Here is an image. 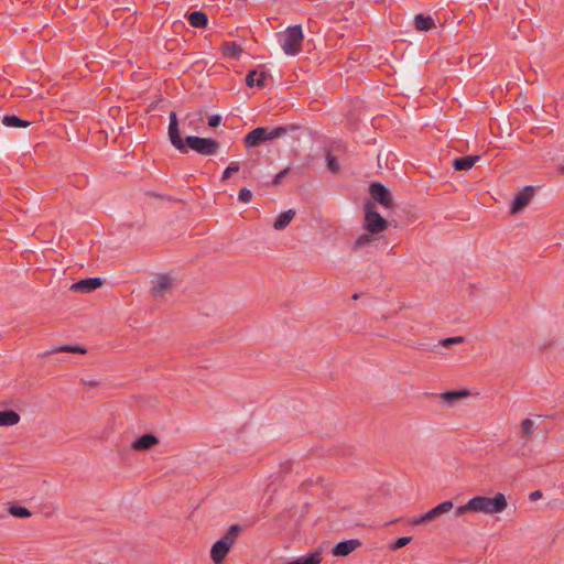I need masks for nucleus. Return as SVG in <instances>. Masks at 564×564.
<instances>
[{
    "label": "nucleus",
    "instance_id": "423d86ee",
    "mask_svg": "<svg viewBox=\"0 0 564 564\" xmlns=\"http://www.w3.org/2000/svg\"><path fill=\"white\" fill-rule=\"evenodd\" d=\"M370 197L384 209L393 208V197L390 189L380 182H372L369 185Z\"/></svg>",
    "mask_w": 564,
    "mask_h": 564
},
{
    "label": "nucleus",
    "instance_id": "5701e85b",
    "mask_svg": "<svg viewBox=\"0 0 564 564\" xmlns=\"http://www.w3.org/2000/svg\"><path fill=\"white\" fill-rule=\"evenodd\" d=\"M484 496H475L467 501V508L471 509V512L484 513Z\"/></svg>",
    "mask_w": 564,
    "mask_h": 564
},
{
    "label": "nucleus",
    "instance_id": "6e6552de",
    "mask_svg": "<svg viewBox=\"0 0 564 564\" xmlns=\"http://www.w3.org/2000/svg\"><path fill=\"white\" fill-rule=\"evenodd\" d=\"M484 513L496 514L506 510L508 502L503 494L498 492L494 497L484 496Z\"/></svg>",
    "mask_w": 564,
    "mask_h": 564
},
{
    "label": "nucleus",
    "instance_id": "2eb2a0df",
    "mask_svg": "<svg viewBox=\"0 0 564 564\" xmlns=\"http://www.w3.org/2000/svg\"><path fill=\"white\" fill-rule=\"evenodd\" d=\"M479 159L478 155L460 156L453 160L452 166L455 171H466L471 169Z\"/></svg>",
    "mask_w": 564,
    "mask_h": 564
},
{
    "label": "nucleus",
    "instance_id": "0eeeda50",
    "mask_svg": "<svg viewBox=\"0 0 564 564\" xmlns=\"http://www.w3.org/2000/svg\"><path fill=\"white\" fill-rule=\"evenodd\" d=\"M453 502L452 501H444L436 507L432 508L427 512L413 517L410 521L413 525H421L423 523L431 522L435 519H437L440 516L445 514L449 512L453 509Z\"/></svg>",
    "mask_w": 564,
    "mask_h": 564
},
{
    "label": "nucleus",
    "instance_id": "ddd939ff",
    "mask_svg": "<svg viewBox=\"0 0 564 564\" xmlns=\"http://www.w3.org/2000/svg\"><path fill=\"white\" fill-rule=\"evenodd\" d=\"M158 443H159V438L155 435H153L151 433H147V434H143L140 437H138L132 443L131 447L134 451H148L151 447H153L154 445H156Z\"/></svg>",
    "mask_w": 564,
    "mask_h": 564
},
{
    "label": "nucleus",
    "instance_id": "473e14b6",
    "mask_svg": "<svg viewBox=\"0 0 564 564\" xmlns=\"http://www.w3.org/2000/svg\"><path fill=\"white\" fill-rule=\"evenodd\" d=\"M290 167H285L282 171H280L273 178L272 184L278 185L282 182V180L290 173Z\"/></svg>",
    "mask_w": 564,
    "mask_h": 564
},
{
    "label": "nucleus",
    "instance_id": "dca6fc26",
    "mask_svg": "<svg viewBox=\"0 0 564 564\" xmlns=\"http://www.w3.org/2000/svg\"><path fill=\"white\" fill-rule=\"evenodd\" d=\"M221 52L227 58L239 59L243 51L236 42H224L221 45Z\"/></svg>",
    "mask_w": 564,
    "mask_h": 564
},
{
    "label": "nucleus",
    "instance_id": "a211bd4d",
    "mask_svg": "<svg viewBox=\"0 0 564 564\" xmlns=\"http://www.w3.org/2000/svg\"><path fill=\"white\" fill-rule=\"evenodd\" d=\"M294 216H295L294 209H288V210L281 213L273 224L274 229L283 230L284 228H286L290 225V223L292 221Z\"/></svg>",
    "mask_w": 564,
    "mask_h": 564
},
{
    "label": "nucleus",
    "instance_id": "ea45409f",
    "mask_svg": "<svg viewBox=\"0 0 564 564\" xmlns=\"http://www.w3.org/2000/svg\"><path fill=\"white\" fill-rule=\"evenodd\" d=\"M285 564H304L303 557H299L294 561L286 562Z\"/></svg>",
    "mask_w": 564,
    "mask_h": 564
},
{
    "label": "nucleus",
    "instance_id": "2f4dec72",
    "mask_svg": "<svg viewBox=\"0 0 564 564\" xmlns=\"http://www.w3.org/2000/svg\"><path fill=\"white\" fill-rule=\"evenodd\" d=\"M252 198V193L250 189L243 187L239 191L238 193V199L241 202V203H249Z\"/></svg>",
    "mask_w": 564,
    "mask_h": 564
},
{
    "label": "nucleus",
    "instance_id": "c756f323",
    "mask_svg": "<svg viewBox=\"0 0 564 564\" xmlns=\"http://www.w3.org/2000/svg\"><path fill=\"white\" fill-rule=\"evenodd\" d=\"M302 557L304 564H319L322 561V555L319 552H313Z\"/></svg>",
    "mask_w": 564,
    "mask_h": 564
},
{
    "label": "nucleus",
    "instance_id": "aec40b11",
    "mask_svg": "<svg viewBox=\"0 0 564 564\" xmlns=\"http://www.w3.org/2000/svg\"><path fill=\"white\" fill-rule=\"evenodd\" d=\"M414 25L420 31H430L435 26V23L432 17L420 13L414 18Z\"/></svg>",
    "mask_w": 564,
    "mask_h": 564
},
{
    "label": "nucleus",
    "instance_id": "39448f33",
    "mask_svg": "<svg viewBox=\"0 0 564 564\" xmlns=\"http://www.w3.org/2000/svg\"><path fill=\"white\" fill-rule=\"evenodd\" d=\"M303 39L304 35L301 25L297 24L289 26L285 30L281 42L283 52L286 55H297L302 50Z\"/></svg>",
    "mask_w": 564,
    "mask_h": 564
},
{
    "label": "nucleus",
    "instance_id": "bb28decb",
    "mask_svg": "<svg viewBox=\"0 0 564 564\" xmlns=\"http://www.w3.org/2000/svg\"><path fill=\"white\" fill-rule=\"evenodd\" d=\"M240 170L239 162H230V164L225 169L221 175V181H227L232 173H237Z\"/></svg>",
    "mask_w": 564,
    "mask_h": 564
},
{
    "label": "nucleus",
    "instance_id": "e433bc0d",
    "mask_svg": "<svg viewBox=\"0 0 564 564\" xmlns=\"http://www.w3.org/2000/svg\"><path fill=\"white\" fill-rule=\"evenodd\" d=\"M466 512H471V509L467 508V503L458 507L455 511V514H456V517H460V516L465 514Z\"/></svg>",
    "mask_w": 564,
    "mask_h": 564
},
{
    "label": "nucleus",
    "instance_id": "9d476101",
    "mask_svg": "<svg viewBox=\"0 0 564 564\" xmlns=\"http://www.w3.org/2000/svg\"><path fill=\"white\" fill-rule=\"evenodd\" d=\"M361 545L362 543L358 539L340 541L332 549V554L337 557L347 556Z\"/></svg>",
    "mask_w": 564,
    "mask_h": 564
},
{
    "label": "nucleus",
    "instance_id": "9b49d317",
    "mask_svg": "<svg viewBox=\"0 0 564 564\" xmlns=\"http://www.w3.org/2000/svg\"><path fill=\"white\" fill-rule=\"evenodd\" d=\"M104 284L100 278H87L73 283L70 290L77 293H90Z\"/></svg>",
    "mask_w": 564,
    "mask_h": 564
},
{
    "label": "nucleus",
    "instance_id": "a878e982",
    "mask_svg": "<svg viewBox=\"0 0 564 564\" xmlns=\"http://www.w3.org/2000/svg\"><path fill=\"white\" fill-rule=\"evenodd\" d=\"M54 352H78L86 354V348L73 345H63L53 350Z\"/></svg>",
    "mask_w": 564,
    "mask_h": 564
},
{
    "label": "nucleus",
    "instance_id": "58836bf2",
    "mask_svg": "<svg viewBox=\"0 0 564 564\" xmlns=\"http://www.w3.org/2000/svg\"><path fill=\"white\" fill-rule=\"evenodd\" d=\"M333 149L335 151H345L346 150V144L344 142H341V141H336V142H334Z\"/></svg>",
    "mask_w": 564,
    "mask_h": 564
},
{
    "label": "nucleus",
    "instance_id": "4c0bfd02",
    "mask_svg": "<svg viewBox=\"0 0 564 564\" xmlns=\"http://www.w3.org/2000/svg\"><path fill=\"white\" fill-rule=\"evenodd\" d=\"M543 496V492L541 490H534L529 495L530 501H536L541 499Z\"/></svg>",
    "mask_w": 564,
    "mask_h": 564
},
{
    "label": "nucleus",
    "instance_id": "f3484780",
    "mask_svg": "<svg viewBox=\"0 0 564 564\" xmlns=\"http://www.w3.org/2000/svg\"><path fill=\"white\" fill-rule=\"evenodd\" d=\"M189 24L194 28H205L208 23V17L205 12L196 10L187 15Z\"/></svg>",
    "mask_w": 564,
    "mask_h": 564
},
{
    "label": "nucleus",
    "instance_id": "7ed1b4c3",
    "mask_svg": "<svg viewBox=\"0 0 564 564\" xmlns=\"http://www.w3.org/2000/svg\"><path fill=\"white\" fill-rule=\"evenodd\" d=\"M241 531L242 527L240 524H232L229 527L225 535L213 544L210 549V558L215 564H223Z\"/></svg>",
    "mask_w": 564,
    "mask_h": 564
},
{
    "label": "nucleus",
    "instance_id": "79ce46f5",
    "mask_svg": "<svg viewBox=\"0 0 564 564\" xmlns=\"http://www.w3.org/2000/svg\"><path fill=\"white\" fill-rule=\"evenodd\" d=\"M358 299H359V294L356 293L352 295V300H358Z\"/></svg>",
    "mask_w": 564,
    "mask_h": 564
},
{
    "label": "nucleus",
    "instance_id": "c85d7f7f",
    "mask_svg": "<svg viewBox=\"0 0 564 564\" xmlns=\"http://www.w3.org/2000/svg\"><path fill=\"white\" fill-rule=\"evenodd\" d=\"M412 541V538L411 536H402V538H399L397 539L391 545H390V550L392 551H397L399 549H402L404 547L405 545H408L410 542Z\"/></svg>",
    "mask_w": 564,
    "mask_h": 564
},
{
    "label": "nucleus",
    "instance_id": "b1692460",
    "mask_svg": "<svg viewBox=\"0 0 564 564\" xmlns=\"http://www.w3.org/2000/svg\"><path fill=\"white\" fill-rule=\"evenodd\" d=\"M8 511L11 516L15 518H29L32 514L29 509L21 506H10Z\"/></svg>",
    "mask_w": 564,
    "mask_h": 564
},
{
    "label": "nucleus",
    "instance_id": "4468645a",
    "mask_svg": "<svg viewBox=\"0 0 564 564\" xmlns=\"http://www.w3.org/2000/svg\"><path fill=\"white\" fill-rule=\"evenodd\" d=\"M469 394L470 392L467 389L452 390L441 393L440 399L448 406H453L458 400L466 398Z\"/></svg>",
    "mask_w": 564,
    "mask_h": 564
},
{
    "label": "nucleus",
    "instance_id": "7c9ffc66",
    "mask_svg": "<svg viewBox=\"0 0 564 564\" xmlns=\"http://www.w3.org/2000/svg\"><path fill=\"white\" fill-rule=\"evenodd\" d=\"M521 433L524 435H530L533 432V422L530 419H524L520 424Z\"/></svg>",
    "mask_w": 564,
    "mask_h": 564
},
{
    "label": "nucleus",
    "instance_id": "f03ea898",
    "mask_svg": "<svg viewBox=\"0 0 564 564\" xmlns=\"http://www.w3.org/2000/svg\"><path fill=\"white\" fill-rule=\"evenodd\" d=\"M295 129H297V127L294 124H291L290 127L280 126L274 129H269L268 127H258L245 135L243 143L248 149L254 148L265 141H271L275 138L283 137L288 133L289 130Z\"/></svg>",
    "mask_w": 564,
    "mask_h": 564
},
{
    "label": "nucleus",
    "instance_id": "6ab92c4d",
    "mask_svg": "<svg viewBox=\"0 0 564 564\" xmlns=\"http://www.w3.org/2000/svg\"><path fill=\"white\" fill-rule=\"evenodd\" d=\"M20 415L14 410L0 411V426H12L18 424Z\"/></svg>",
    "mask_w": 564,
    "mask_h": 564
},
{
    "label": "nucleus",
    "instance_id": "393cba45",
    "mask_svg": "<svg viewBox=\"0 0 564 564\" xmlns=\"http://www.w3.org/2000/svg\"><path fill=\"white\" fill-rule=\"evenodd\" d=\"M326 165L327 169L333 173L336 174L339 172V163L337 159L332 154V151L328 150L326 153Z\"/></svg>",
    "mask_w": 564,
    "mask_h": 564
},
{
    "label": "nucleus",
    "instance_id": "cd10ccee",
    "mask_svg": "<svg viewBox=\"0 0 564 564\" xmlns=\"http://www.w3.org/2000/svg\"><path fill=\"white\" fill-rule=\"evenodd\" d=\"M465 341V338L463 336H454V337H447L442 340H440V345L449 348L453 345L462 344Z\"/></svg>",
    "mask_w": 564,
    "mask_h": 564
},
{
    "label": "nucleus",
    "instance_id": "f704fd0d",
    "mask_svg": "<svg viewBox=\"0 0 564 564\" xmlns=\"http://www.w3.org/2000/svg\"><path fill=\"white\" fill-rule=\"evenodd\" d=\"M268 73L262 70L259 73V77L256 79V85L258 87H264L267 84Z\"/></svg>",
    "mask_w": 564,
    "mask_h": 564
},
{
    "label": "nucleus",
    "instance_id": "f257e3e1",
    "mask_svg": "<svg viewBox=\"0 0 564 564\" xmlns=\"http://www.w3.org/2000/svg\"><path fill=\"white\" fill-rule=\"evenodd\" d=\"M167 134L171 144L183 154L187 153L191 149L200 155L209 156L216 154L220 147L219 142L212 138L188 135L184 140L181 137L177 116L174 111L170 112Z\"/></svg>",
    "mask_w": 564,
    "mask_h": 564
},
{
    "label": "nucleus",
    "instance_id": "72a5a7b5",
    "mask_svg": "<svg viewBox=\"0 0 564 564\" xmlns=\"http://www.w3.org/2000/svg\"><path fill=\"white\" fill-rule=\"evenodd\" d=\"M258 74L256 69L250 70L246 76V85L248 87H253L256 85L254 76Z\"/></svg>",
    "mask_w": 564,
    "mask_h": 564
},
{
    "label": "nucleus",
    "instance_id": "f8f14e48",
    "mask_svg": "<svg viewBox=\"0 0 564 564\" xmlns=\"http://www.w3.org/2000/svg\"><path fill=\"white\" fill-rule=\"evenodd\" d=\"M172 280L167 275H160L155 281H153L152 286V295L158 297H163L166 292L171 290Z\"/></svg>",
    "mask_w": 564,
    "mask_h": 564
},
{
    "label": "nucleus",
    "instance_id": "1a4fd4ad",
    "mask_svg": "<svg viewBox=\"0 0 564 564\" xmlns=\"http://www.w3.org/2000/svg\"><path fill=\"white\" fill-rule=\"evenodd\" d=\"M533 194L534 188L532 186H525L522 191L516 194L510 207V213L514 215L525 208L531 202Z\"/></svg>",
    "mask_w": 564,
    "mask_h": 564
},
{
    "label": "nucleus",
    "instance_id": "c9c22d12",
    "mask_svg": "<svg viewBox=\"0 0 564 564\" xmlns=\"http://www.w3.org/2000/svg\"><path fill=\"white\" fill-rule=\"evenodd\" d=\"M221 123V117L219 115H213L208 118V126L216 128Z\"/></svg>",
    "mask_w": 564,
    "mask_h": 564
},
{
    "label": "nucleus",
    "instance_id": "20e7f679",
    "mask_svg": "<svg viewBox=\"0 0 564 564\" xmlns=\"http://www.w3.org/2000/svg\"><path fill=\"white\" fill-rule=\"evenodd\" d=\"M365 219L364 228L371 235H378L388 228V221L377 210L372 202L368 200L364 205Z\"/></svg>",
    "mask_w": 564,
    "mask_h": 564
},
{
    "label": "nucleus",
    "instance_id": "412c9836",
    "mask_svg": "<svg viewBox=\"0 0 564 564\" xmlns=\"http://www.w3.org/2000/svg\"><path fill=\"white\" fill-rule=\"evenodd\" d=\"M2 123L9 128H26L31 124L30 121L21 119L15 115L3 116Z\"/></svg>",
    "mask_w": 564,
    "mask_h": 564
},
{
    "label": "nucleus",
    "instance_id": "4be33fe9",
    "mask_svg": "<svg viewBox=\"0 0 564 564\" xmlns=\"http://www.w3.org/2000/svg\"><path fill=\"white\" fill-rule=\"evenodd\" d=\"M375 241V237L373 235H368V234H361L360 236L357 237V239L355 240L354 242V246H352V249L354 251H358L359 249H361L362 247L365 246H368L370 245L371 242Z\"/></svg>",
    "mask_w": 564,
    "mask_h": 564
},
{
    "label": "nucleus",
    "instance_id": "a19ab883",
    "mask_svg": "<svg viewBox=\"0 0 564 564\" xmlns=\"http://www.w3.org/2000/svg\"><path fill=\"white\" fill-rule=\"evenodd\" d=\"M82 382H83L84 384L89 386V387H96V386L98 384V382H97V381H93V380H90V381L83 380Z\"/></svg>",
    "mask_w": 564,
    "mask_h": 564
}]
</instances>
